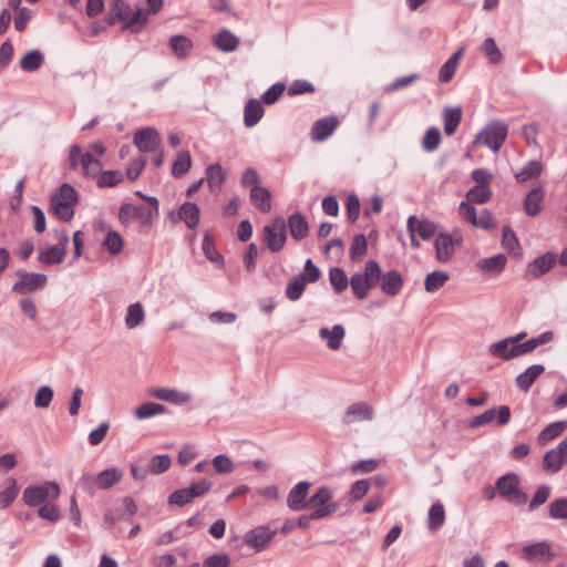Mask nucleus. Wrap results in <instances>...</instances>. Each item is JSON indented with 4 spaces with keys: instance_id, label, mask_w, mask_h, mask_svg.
Returning a JSON list of instances; mask_svg holds the SVG:
<instances>
[{
    "instance_id": "3c124183",
    "label": "nucleus",
    "mask_w": 567,
    "mask_h": 567,
    "mask_svg": "<svg viewBox=\"0 0 567 567\" xmlns=\"http://www.w3.org/2000/svg\"><path fill=\"white\" fill-rule=\"evenodd\" d=\"M543 171V165L539 161H529L515 177L518 182H526L530 178L538 177Z\"/></svg>"
},
{
    "instance_id": "7c9ffc66",
    "label": "nucleus",
    "mask_w": 567,
    "mask_h": 567,
    "mask_svg": "<svg viewBox=\"0 0 567 567\" xmlns=\"http://www.w3.org/2000/svg\"><path fill=\"white\" fill-rule=\"evenodd\" d=\"M199 214L195 203L186 202L178 209V219L183 220L189 229H195L199 224Z\"/></svg>"
},
{
    "instance_id": "49530a36",
    "label": "nucleus",
    "mask_w": 567,
    "mask_h": 567,
    "mask_svg": "<svg viewBox=\"0 0 567 567\" xmlns=\"http://www.w3.org/2000/svg\"><path fill=\"white\" fill-rule=\"evenodd\" d=\"M166 412V408L163 404H158L155 402H146L135 409L134 415L138 420L150 419L157 414H163Z\"/></svg>"
},
{
    "instance_id": "72a5a7b5",
    "label": "nucleus",
    "mask_w": 567,
    "mask_h": 567,
    "mask_svg": "<svg viewBox=\"0 0 567 567\" xmlns=\"http://www.w3.org/2000/svg\"><path fill=\"white\" fill-rule=\"evenodd\" d=\"M124 476V472L118 467H110L102 471L97 476L99 488L109 489L120 483Z\"/></svg>"
},
{
    "instance_id": "603ef678",
    "label": "nucleus",
    "mask_w": 567,
    "mask_h": 567,
    "mask_svg": "<svg viewBox=\"0 0 567 567\" xmlns=\"http://www.w3.org/2000/svg\"><path fill=\"white\" fill-rule=\"evenodd\" d=\"M441 140L442 136L440 130L436 126H432L425 132L422 141V148L425 152H433L440 146Z\"/></svg>"
},
{
    "instance_id": "c9c22d12",
    "label": "nucleus",
    "mask_w": 567,
    "mask_h": 567,
    "mask_svg": "<svg viewBox=\"0 0 567 567\" xmlns=\"http://www.w3.org/2000/svg\"><path fill=\"white\" fill-rule=\"evenodd\" d=\"M250 198L256 208L262 213H268L271 209L270 192L261 186L251 188Z\"/></svg>"
},
{
    "instance_id": "cd10ccee",
    "label": "nucleus",
    "mask_w": 567,
    "mask_h": 567,
    "mask_svg": "<svg viewBox=\"0 0 567 567\" xmlns=\"http://www.w3.org/2000/svg\"><path fill=\"white\" fill-rule=\"evenodd\" d=\"M214 45L223 52H234L239 45V38L227 29L220 30L214 38Z\"/></svg>"
},
{
    "instance_id": "0e129e2a",
    "label": "nucleus",
    "mask_w": 567,
    "mask_h": 567,
    "mask_svg": "<svg viewBox=\"0 0 567 567\" xmlns=\"http://www.w3.org/2000/svg\"><path fill=\"white\" fill-rule=\"evenodd\" d=\"M172 464V460L168 455H155L150 463V471L154 474H161L166 472Z\"/></svg>"
},
{
    "instance_id": "ea45409f",
    "label": "nucleus",
    "mask_w": 567,
    "mask_h": 567,
    "mask_svg": "<svg viewBox=\"0 0 567 567\" xmlns=\"http://www.w3.org/2000/svg\"><path fill=\"white\" fill-rule=\"evenodd\" d=\"M307 285L305 275H296L286 287V297L291 301H297L301 298Z\"/></svg>"
},
{
    "instance_id": "bb28decb",
    "label": "nucleus",
    "mask_w": 567,
    "mask_h": 567,
    "mask_svg": "<svg viewBox=\"0 0 567 567\" xmlns=\"http://www.w3.org/2000/svg\"><path fill=\"white\" fill-rule=\"evenodd\" d=\"M465 52V47L458 48L449 60L441 66L439 71V79L441 82L446 83L451 81L456 72L460 60Z\"/></svg>"
},
{
    "instance_id": "864d4df0",
    "label": "nucleus",
    "mask_w": 567,
    "mask_h": 567,
    "mask_svg": "<svg viewBox=\"0 0 567 567\" xmlns=\"http://www.w3.org/2000/svg\"><path fill=\"white\" fill-rule=\"evenodd\" d=\"M329 280L336 292L341 293L348 287L346 272L339 267H332L329 271Z\"/></svg>"
},
{
    "instance_id": "6e6d98bb",
    "label": "nucleus",
    "mask_w": 567,
    "mask_h": 567,
    "mask_svg": "<svg viewBox=\"0 0 567 567\" xmlns=\"http://www.w3.org/2000/svg\"><path fill=\"white\" fill-rule=\"evenodd\" d=\"M482 51L491 63L497 64L502 61V52L493 38L485 39Z\"/></svg>"
},
{
    "instance_id": "4468645a",
    "label": "nucleus",
    "mask_w": 567,
    "mask_h": 567,
    "mask_svg": "<svg viewBox=\"0 0 567 567\" xmlns=\"http://www.w3.org/2000/svg\"><path fill=\"white\" fill-rule=\"evenodd\" d=\"M118 218L123 225H128L137 218L143 226H147L154 218V212L145 206L124 204L120 209Z\"/></svg>"
},
{
    "instance_id": "774afa93",
    "label": "nucleus",
    "mask_w": 567,
    "mask_h": 567,
    "mask_svg": "<svg viewBox=\"0 0 567 567\" xmlns=\"http://www.w3.org/2000/svg\"><path fill=\"white\" fill-rule=\"evenodd\" d=\"M230 557L226 554H215L205 558L202 567H229Z\"/></svg>"
},
{
    "instance_id": "a19ab883",
    "label": "nucleus",
    "mask_w": 567,
    "mask_h": 567,
    "mask_svg": "<svg viewBox=\"0 0 567 567\" xmlns=\"http://www.w3.org/2000/svg\"><path fill=\"white\" fill-rule=\"evenodd\" d=\"M449 278V274L444 270H435L431 274H427L424 279L425 291L431 293L437 291L445 285Z\"/></svg>"
},
{
    "instance_id": "39448f33",
    "label": "nucleus",
    "mask_w": 567,
    "mask_h": 567,
    "mask_svg": "<svg viewBox=\"0 0 567 567\" xmlns=\"http://www.w3.org/2000/svg\"><path fill=\"white\" fill-rule=\"evenodd\" d=\"M333 491L328 486H320L308 499V508H313L311 517L322 519L334 514L339 506L332 501Z\"/></svg>"
},
{
    "instance_id": "2f4dec72",
    "label": "nucleus",
    "mask_w": 567,
    "mask_h": 567,
    "mask_svg": "<svg viewBox=\"0 0 567 567\" xmlns=\"http://www.w3.org/2000/svg\"><path fill=\"white\" fill-rule=\"evenodd\" d=\"M289 230L296 240L303 239L309 231L308 221L300 213L292 214L288 219Z\"/></svg>"
},
{
    "instance_id": "f704fd0d",
    "label": "nucleus",
    "mask_w": 567,
    "mask_h": 567,
    "mask_svg": "<svg viewBox=\"0 0 567 567\" xmlns=\"http://www.w3.org/2000/svg\"><path fill=\"white\" fill-rule=\"evenodd\" d=\"M44 63V54L35 49L27 52L20 60L19 66L24 72H34Z\"/></svg>"
},
{
    "instance_id": "0eeeda50",
    "label": "nucleus",
    "mask_w": 567,
    "mask_h": 567,
    "mask_svg": "<svg viewBox=\"0 0 567 567\" xmlns=\"http://www.w3.org/2000/svg\"><path fill=\"white\" fill-rule=\"evenodd\" d=\"M507 125L501 121L489 122L475 137L473 144L484 145L497 152L507 136Z\"/></svg>"
},
{
    "instance_id": "e2e57ef3",
    "label": "nucleus",
    "mask_w": 567,
    "mask_h": 567,
    "mask_svg": "<svg viewBox=\"0 0 567 567\" xmlns=\"http://www.w3.org/2000/svg\"><path fill=\"white\" fill-rule=\"evenodd\" d=\"M566 427L564 421H557L548 424L539 434V441L547 442L557 437Z\"/></svg>"
},
{
    "instance_id": "ddd939ff",
    "label": "nucleus",
    "mask_w": 567,
    "mask_h": 567,
    "mask_svg": "<svg viewBox=\"0 0 567 567\" xmlns=\"http://www.w3.org/2000/svg\"><path fill=\"white\" fill-rule=\"evenodd\" d=\"M462 243V238L460 235H450L446 233H441L435 238V256L440 262L449 261L454 250Z\"/></svg>"
},
{
    "instance_id": "9b49d317",
    "label": "nucleus",
    "mask_w": 567,
    "mask_h": 567,
    "mask_svg": "<svg viewBox=\"0 0 567 567\" xmlns=\"http://www.w3.org/2000/svg\"><path fill=\"white\" fill-rule=\"evenodd\" d=\"M557 264V255L553 251H547L544 255L536 257L530 261L525 270V278L527 280H535L549 272Z\"/></svg>"
},
{
    "instance_id": "473e14b6",
    "label": "nucleus",
    "mask_w": 567,
    "mask_h": 567,
    "mask_svg": "<svg viewBox=\"0 0 567 567\" xmlns=\"http://www.w3.org/2000/svg\"><path fill=\"white\" fill-rule=\"evenodd\" d=\"M262 115L264 107L261 103L256 99L249 100L244 110L245 125L247 127L255 126L261 120Z\"/></svg>"
},
{
    "instance_id": "8fccbe9b",
    "label": "nucleus",
    "mask_w": 567,
    "mask_h": 567,
    "mask_svg": "<svg viewBox=\"0 0 567 567\" xmlns=\"http://www.w3.org/2000/svg\"><path fill=\"white\" fill-rule=\"evenodd\" d=\"M502 245L509 252L520 254L519 241L513 229L508 226H504L502 229Z\"/></svg>"
},
{
    "instance_id": "4c0bfd02",
    "label": "nucleus",
    "mask_w": 567,
    "mask_h": 567,
    "mask_svg": "<svg viewBox=\"0 0 567 567\" xmlns=\"http://www.w3.org/2000/svg\"><path fill=\"white\" fill-rule=\"evenodd\" d=\"M462 120V110L460 107H446L443 112L444 132L453 135Z\"/></svg>"
},
{
    "instance_id": "412c9836",
    "label": "nucleus",
    "mask_w": 567,
    "mask_h": 567,
    "mask_svg": "<svg viewBox=\"0 0 567 567\" xmlns=\"http://www.w3.org/2000/svg\"><path fill=\"white\" fill-rule=\"evenodd\" d=\"M151 395L169 402L172 404L182 405L192 401V394L188 392L178 391L171 388H157L151 391Z\"/></svg>"
},
{
    "instance_id": "13d9d810",
    "label": "nucleus",
    "mask_w": 567,
    "mask_h": 567,
    "mask_svg": "<svg viewBox=\"0 0 567 567\" xmlns=\"http://www.w3.org/2000/svg\"><path fill=\"white\" fill-rule=\"evenodd\" d=\"M96 179L100 187H114L123 181V175L117 171H101Z\"/></svg>"
},
{
    "instance_id": "4d7b16f0",
    "label": "nucleus",
    "mask_w": 567,
    "mask_h": 567,
    "mask_svg": "<svg viewBox=\"0 0 567 567\" xmlns=\"http://www.w3.org/2000/svg\"><path fill=\"white\" fill-rule=\"evenodd\" d=\"M548 515L553 519H567V498L559 497L548 506Z\"/></svg>"
},
{
    "instance_id": "e433bc0d",
    "label": "nucleus",
    "mask_w": 567,
    "mask_h": 567,
    "mask_svg": "<svg viewBox=\"0 0 567 567\" xmlns=\"http://www.w3.org/2000/svg\"><path fill=\"white\" fill-rule=\"evenodd\" d=\"M66 255V249L59 246H52L45 249H41L38 252L39 261L47 265L61 264Z\"/></svg>"
},
{
    "instance_id": "c03bdc74",
    "label": "nucleus",
    "mask_w": 567,
    "mask_h": 567,
    "mask_svg": "<svg viewBox=\"0 0 567 567\" xmlns=\"http://www.w3.org/2000/svg\"><path fill=\"white\" fill-rule=\"evenodd\" d=\"M8 486L0 492V509L9 507L19 494V485L16 478L10 477L6 481Z\"/></svg>"
},
{
    "instance_id": "bf43d9fd",
    "label": "nucleus",
    "mask_w": 567,
    "mask_h": 567,
    "mask_svg": "<svg viewBox=\"0 0 567 567\" xmlns=\"http://www.w3.org/2000/svg\"><path fill=\"white\" fill-rule=\"evenodd\" d=\"M54 392L51 386L42 385L40 386L34 395V405L40 409H47L50 406Z\"/></svg>"
},
{
    "instance_id": "f257e3e1",
    "label": "nucleus",
    "mask_w": 567,
    "mask_h": 567,
    "mask_svg": "<svg viewBox=\"0 0 567 567\" xmlns=\"http://www.w3.org/2000/svg\"><path fill=\"white\" fill-rule=\"evenodd\" d=\"M105 146L101 142L89 144L85 152L79 144H73L69 154L70 168H81L85 177L96 178L103 168L101 157L105 155Z\"/></svg>"
},
{
    "instance_id": "dca6fc26",
    "label": "nucleus",
    "mask_w": 567,
    "mask_h": 567,
    "mask_svg": "<svg viewBox=\"0 0 567 567\" xmlns=\"http://www.w3.org/2000/svg\"><path fill=\"white\" fill-rule=\"evenodd\" d=\"M134 144L140 152H155L159 147L161 137L156 130L145 127L135 133Z\"/></svg>"
},
{
    "instance_id": "393cba45",
    "label": "nucleus",
    "mask_w": 567,
    "mask_h": 567,
    "mask_svg": "<svg viewBox=\"0 0 567 567\" xmlns=\"http://www.w3.org/2000/svg\"><path fill=\"white\" fill-rule=\"evenodd\" d=\"M274 536V532L267 527H258L250 530L246 536V543L257 551L264 550Z\"/></svg>"
},
{
    "instance_id": "f03ea898",
    "label": "nucleus",
    "mask_w": 567,
    "mask_h": 567,
    "mask_svg": "<svg viewBox=\"0 0 567 567\" xmlns=\"http://www.w3.org/2000/svg\"><path fill=\"white\" fill-rule=\"evenodd\" d=\"M105 20L111 25L116 21H123L124 30L138 33L147 23V12L142 8L133 10L125 0H110V11Z\"/></svg>"
},
{
    "instance_id": "5701e85b",
    "label": "nucleus",
    "mask_w": 567,
    "mask_h": 567,
    "mask_svg": "<svg viewBox=\"0 0 567 567\" xmlns=\"http://www.w3.org/2000/svg\"><path fill=\"white\" fill-rule=\"evenodd\" d=\"M319 337L327 341V347L330 350L336 351L340 349L342 344L346 337V329L342 324H334L331 329L323 327L319 330Z\"/></svg>"
},
{
    "instance_id": "4be33fe9",
    "label": "nucleus",
    "mask_w": 567,
    "mask_h": 567,
    "mask_svg": "<svg viewBox=\"0 0 567 567\" xmlns=\"http://www.w3.org/2000/svg\"><path fill=\"white\" fill-rule=\"evenodd\" d=\"M545 199V189L542 186L534 187L527 193L524 199V210L526 215L535 217L543 210Z\"/></svg>"
},
{
    "instance_id": "de8ad7c7",
    "label": "nucleus",
    "mask_w": 567,
    "mask_h": 567,
    "mask_svg": "<svg viewBox=\"0 0 567 567\" xmlns=\"http://www.w3.org/2000/svg\"><path fill=\"white\" fill-rule=\"evenodd\" d=\"M489 352L492 355L503 360H511L515 358V354L512 352V342L508 338L492 343L489 346Z\"/></svg>"
},
{
    "instance_id": "9d476101",
    "label": "nucleus",
    "mask_w": 567,
    "mask_h": 567,
    "mask_svg": "<svg viewBox=\"0 0 567 567\" xmlns=\"http://www.w3.org/2000/svg\"><path fill=\"white\" fill-rule=\"evenodd\" d=\"M495 421L498 425H506L511 421V409L507 405H501L499 408H492L484 411L482 414L474 416L470 421L471 427H480L487 425Z\"/></svg>"
},
{
    "instance_id": "680f3d73",
    "label": "nucleus",
    "mask_w": 567,
    "mask_h": 567,
    "mask_svg": "<svg viewBox=\"0 0 567 567\" xmlns=\"http://www.w3.org/2000/svg\"><path fill=\"white\" fill-rule=\"evenodd\" d=\"M111 255H117L123 249V239L117 231H109L103 243Z\"/></svg>"
},
{
    "instance_id": "09e8293b",
    "label": "nucleus",
    "mask_w": 567,
    "mask_h": 567,
    "mask_svg": "<svg viewBox=\"0 0 567 567\" xmlns=\"http://www.w3.org/2000/svg\"><path fill=\"white\" fill-rule=\"evenodd\" d=\"M492 197V189L488 185H476L471 188L466 194V199L470 203L485 204Z\"/></svg>"
},
{
    "instance_id": "69168bd1",
    "label": "nucleus",
    "mask_w": 567,
    "mask_h": 567,
    "mask_svg": "<svg viewBox=\"0 0 567 567\" xmlns=\"http://www.w3.org/2000/svg\"><path fill=\"white\" fill-rule=\"evenodd\" d=\"M213 465L218 474H229L235 466L233 461L225 454H218L213 458Z\"/></svg>"
},
{
    "instance_id": "6e6552de",
    "label": "nucleus",
    "mask_w": 567,
    "mask_h": 567,
    "mask_svg": "<svg viewBox=\"0 0 567 567\" xmlns=\"http://www.w3.org/2000/svg\"><path fill=\"white\" fill-rule=\"evenodd\" d=\"M61 489L55 482H45L41 485H30L24 488L22 499L28 506L40 505L48 499H55L60 496Z\"/></svg>"
},
{
    "instance_id": "7ed1b4c3",
    "label": "nucleus",
    "mask_w": 567,
    "mask_h": 567,
    "mask_svg": "<svg viewBox=\"0 0 567 567\" xmlns=\"http://www.w3.org/2000/svg\"><path fill=\"white\" fill-rule=\"evenodd\" d=\"M78 193L70 184H62L59 192L51 198L53 214L63 221H69L74 216V207L78 204Z\"/></svg>"
},
{
    "instance_id": "f8f14e48",
    "label": "nucleus",
    "mask_w": 567,
    "mask_h": 567,
    "mask_svg": "<svg viewBox=\"0 0 567 567\" xmlns=\"http://www.w3.org/2000/svg\"><path fill=\"white\" fill-rule=\"evenodd\" d=\"M18 280L13 284L12 290L19 293L34 291L45 286L47 276L43 274L29 272L25 270L17 271Z\"/></svg>"
},
{
    "instance_id": "aec40b11",
    "label": "nucleus",
    "mask_w": 567,
    "mask_h": 567,
    "mask_svg": "<svg viewBox=\"0 0 567 567\" xmlns=\"http://www.w3.org/2000/svg\"><path fill=\"white\" fill-rule=\"evenodd\" d=\"M522 553L528 561L550 560L554 556L550 544L545 540L524 546Z\"/></svg>"
},
{
    "instance_id": "338daca9",
    "label": "nucleus",
    "mask_w": 567,
    "mask_h": 567,
    "mask_svg": "<svg viewBox=\"0 0 567 567\" xmlns=\"http://www.w3.org/2000/svg\"><path fill=\"white\" fill-rule=\"evenodd\" d=\"M237 319V315L229 311H213L208 315V320L214 324H230Z\"/></svg>"
},
{
    "instance_id": "a211bd4d",
    "label": "nucleus",
    "mask_w": 567,
    "mask_h": 567,
    "mask_svg": "<svg viewBox=\"0 0 567 567\" xmlns=\"http://www.w3.org/2000/svg\"><path fill=\"white\" fill-rule=\"evenodd\" d=\"M338 118L336 116H327L317 120L310 132L311 140L313 142H322L327 140L337 128Z\"/></svg>"
},
{
    "instance_id": "a878e982",
    "label": "nucleus",
    "mask_w": 567,
    "mask_h": 567,
    "mask_svg": "<svg viewBox=\"0 0 567 567\" xmlns=\"http://www.w3.org/2000/svg\"><path fill=\"white\" fill-rule=\"evenodd\" d=\"M544 371L545 367L543 364H533L528 367L524 372L516 377L515 383L517 388L523 392H527Z\"/></svg>"
},
{
    "instance_id": "a18cd8bd",
    "label": "nucleus",
    "mask_w": 567,
    "mask_h": 567,
    "mask_svg": "<svg viewBox=\"0 0 567 567\" xmlns=\"http://www.w3.org/2000/svg\"><path fill=\"white\" fill-rule=\"evenodd\" d=\"M192 167V156L188 151H182L177 154L173 166L172 175L174 177H181L186 174Z\"/></svg>"
},
{
    "instance_id": "1a4fd4ad",
    "label": "nucleus",
    "mask_w": 567,
    "mask_h": 567,
    "mask_svg": "<svg viewBox=\"0 0 567 567\" xmlns=\"http://www.w3.org/2000/svg\"><path fill=\"white\" fill-rule=\"evenodd\" d=\"M264 231L268 248L272 252L281 250L287 239L286 220L282 217H276L272 224L265 226Z\"/></svg>"
},
{
    "instance_id": "37998d69",
    "label": "nucleus",
    "mask_w": 567,
    "mask_h": 567,
    "mask_svg": "<svg viewBox=\"0 0 567 567\" xmlns=\"http://www.w3.org/2000/svg\"><path fill=\"white\" fill-rule=\"evenodd\" d=\"M445 522V511L441 503L433 504L427 513V526L431 530L440 529Z\"/></svg>"
},
{
    "instance_id": "6ab92c4d",
    "label": "nucleus",
    "mask_w": 567,
    "mask_h": 567,
    "mask_svg": "<svg viewBox=\"0 0 567 567\" xmlns=\"http://www.w3.org/2000/svg\"><path fill=\"white\" fill-rule=\"evenodd\" d=\"M374 410L371 405L365 403H353L349 405L343 414V423L352 424L361 421L372 420Z\"/></svg>"
},
{
    "instance_id": "423d86ee",
    "label": "nucleus",
    "mask_w": 567,
    "mask_h": 567,
    "mask_svg": "<svg viewBox=\"0 0 567 567\" xmlns=\"http://www.w3.org/2000/svg\"><path fill=\"white\" fill-rule=\"evenodd\" d=\"M519 477L515 473H507L496 481V491L501 497L514 505H524L527 494L519 488Z\"/></svg>"
},
{
    "instance_id": "79ce46f5",
    "label": "nucleus",
    "mask_w": 567,
    "mask_h": 567,
    "mask_svg": "<svg viewBox=\"0 0 567 567\" xmlns=\"http://www.w3.org/2000/svg\"><path fill=\"white\" fill-rule=\"evenodd\" d=\"M227 174L219 164H212L206 168V179L213 190L219 188L226 181Z\"/></svg>"
},
{
    "instance_id": "c85d7f7f",
    "label": "nucleus",
    "mask_w": 567,
    "mask_h": 567,
    "mask_svg": "<svg viewBox=\"0 0 567 567\" xmlns=\"http://www.w3.org/2000/svg\"><path fill=\"white\" fill-rule=\"evenodd\" d=\"M146 315L144 306L137 301L126 308L124 322L127 329L132 330L140 327L145 321Z\"/></svg>"
},
{
    "instance_id": "f3484780",
    "label": "nucleus",
    "mask_w": 567,
    "mask_h": 567,
    "mask_svg": "<svg viewBox=\"0 0 567 567\" xmlns=\"http://www.w3.org/2000/svg\"><path fill=\"white\" fill-rule=\"evenodd\" d=\"M408 230L410 235H417L423 240H427L435 235L437 225L429 219H417L412 215L408 218Z\"/></svg>"
},
{
    "instance_id": "c756f323",
    "label": "nucleus",
    "mask_w": 567,
    "mask_h": 567,
    "mask_svg": "<svg viewBox=\"0 0 567 567\" xmlns=\"http://www.w3.org/2000/svg\"><path fill=\"white\" fill-rule=\"evenodd\" d=\"M507 264V258L504 254H498L489 258L481 259L477 262V268L485 274L498 275Z\"/></svg>"
},
{
    "instance_id": "052dcab7",
    "label": "nucleus",
    "mask_w": 567,
    "mask_h": 567,
    "mask_svg": "<svg viewBox=\"0 0 567 567\" xmlns=\"http://www.w3.org/2000/svg\"><path fill=\"white\" fill-rule=\"evenodd\" d=\"M550 493H551V487L547 484H543L540 485L537 491L535 492L534 496L532 497L529 504H528V509L532 512L534 509H536L537 507H539L540 505L545 504L549 496H550Z\"/></svg>"
},
{
    "instance_id": "5fc2aeb1",
    "label": "nucleus",
    "mask_w": 567,
    "mask_h": 567,
    "mask_svg": "<svg viewBox=\"0 0 567 567\" xmlns=\"http://www.w3.org/2000/svg\"><path fill=\"white\" fill-rule=\"evenodd\" d=\"M565 462V458L556 451V449L549 450L544 456L545 468L553 473L558 472Z\"/></svg>"
},
{
    "instance_id": "b1692460",
    "label": "nucleus",
    "mask_w": 567,
    "mask_h": 567,
    "mask_svg": "<svg viewBox=\"0 0 567 567\" xmlns=\"http://www.w3.org/2000/svg\"><path fill=\"white\" fill-rule=\"evenodd\" d=\"M380 288L381 290L388 295V296H396L402 287H403V279L399 271L396 270H390L381 274L380 279Z\"/></svg>"
},
{
    "instance_id": "20e7f679",
    "label": "nucleus",
    "mask_w": 567,
    "mask_h": 567,
    "mask_svg": "<svg viewBox=\"0 0 567 567\" xmlns=\"http://www.w3.org/2000/svg\"><path fill=\"white\" fill-rule=\"evenodd\" d=\"M381 268L374 260H369L365 264L363 272H355L350 278V286L353 295L358 299H364L370 289L373 288L380 279Z\"/></svg>"
},
{
    "instance_id": "58836bf2",
    "label": "nucleus",
    "mask_w": 567,
    "mask_h": 567,
    "mask_svg": "<svg viewBox=\"0 0 567 567\" xmlns=\"http://www.w3.org/2000/svg\"><path fill=\"white\" fill-rule=\"evenodd\" d=\"M169 47L177 58L185 59L193 49V42L185 35H173L169 39Z\"/></svg>"
},
{
    "instance_id": "2eb2a0df",
    "label": "nucleus",
    "mask_w": 567,
    "mask_h": 567,
    "mask_svg": "<svg viewBox=\"0 0 567 567\" xmlns=\"http://www.w3.org/2000/svg\"><path fill=\"white\" fill-rule=\"evenodd\" d=\"M311 483L307 481L299 482L288 493L287 506L293 512H300L308 508V494Z\"/></svg>"
}]
</instances>
